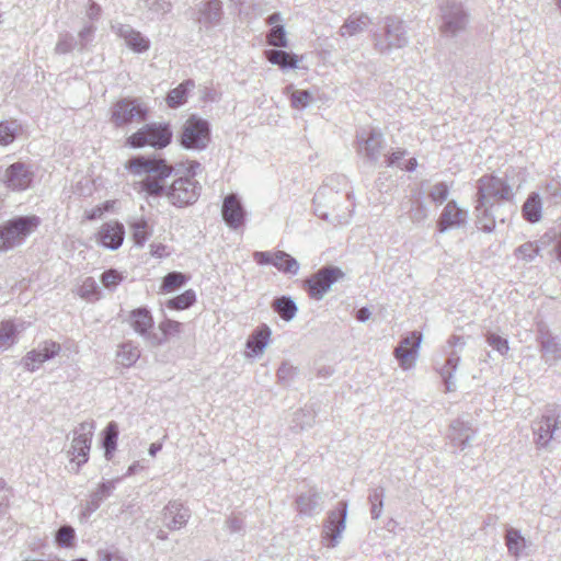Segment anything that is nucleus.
Returning <instances> with one entry per match:
<instances>
[{
    "mask_svg": "<svg viewBox=\"0 0 561 561\" xmlns=\"http://www.w3.org/2000/svg\"><path fill=\"white\" fill-rule=\"evenodd\" d=\"M126 169L134 176L142 178L137 183V188L149 196L163 194L165 181L173 171V168L164 159L144 156L128 160Z\"/></svg>",
    "mask_w": 561,
    "mask_h": 561,
    "instance_id": "f257e3e1",
    "label": "nucleus"
},
{
    "mask_svg": "<svg viewBox=\"0 0 561 561\" xmlns=\"http://www.w3.org/2000/svg\"><path fill=\"white\" fill-rule=\"evenodd\" d=\"M41 225L37 216L16 217L0 226V252L21 244Z\"/></svg>",
    "mask_w": 561,
    "mask_h": 561,
    "instance_id": "f03ea898",
    "label": "nucleus"
},
{
    "mask_svg": "<svg viewBox=\"0 0 561 561\" xmlns=\"http://www.w3.org/2000/svg\"><path fill=\"white\" fill-rule=\"evenodd\" d=\"M172 140V130L167 123L146 124L137 131L133 133L126 139V145L130 148L152 147L162 149L170 145Z\"/></svg>",
    "mask_w": 561,
    "mask_h": 561,
    "instance_id": "7ed1b4c3",
    "label": "nucleus"
},
{
    "mask_svg": "<svg viewBox=\"0 0 561 561\" xmlns=\"http://www.w3.org/2000/svg\"><path fill=\"white\" fill-rule=\"evenodd\" d=\"M148 108L136 99L125 98L116 101L111 110V122L116 127L139 124L147 119Z\"/></svg>",
    "mask_w": 561,
    "mask_h": 561,
    "instance_id": "20e7f679",
    "label": "nucleus"
},
{
    "mask_svg": "<svg viewBox=\"0 0 561 561\" xmlns=\"http://www.w3.org/2000/svg\"><path fill=\"white\" fill-rule=\"evenodd\" d=\"M513 197L512 187L507 182L494 174H485L478 181V202L484 206Z\"/></svg>",
    "mask_w": 561,
    "mask_h": 561,
    "instance_id": "39448f33",
    "label": "nucleus"
},
{
    "mask_svg": "<svg viewBox=\"0 0 561 561\" xmlns=\"http://www.w3.org/2000/svg\"><path fill=\"white\" fill-rule=\"evenodd\" d=\"M209 140L208 123L196 115L190 116L182 127L181 145L187 149H203Z\"/></svg>",
    "mask_w": 561,
    "mask_h": 561,
    "instance_id": "423d86ee",
    "label": "nucleus"
},
{
    "mask_svg": "<svg viewBox=\"0 0 561 561\" xmlns=\"http://www.w3.org/2000/svg\"><path fill=\"white\" fill-rule=\"evenodd\" d=\"M168 197L170 202L178 207L193 204L198 197L197 182L187 178L175 180L170 187Z\"/></svg>",
    "mask_w": 561,
    "mask_h": 561,
    "instance_id": "0eeeda50",
    "label": "nucleus"
},
{
    "mask_svg": "<svg viewBox=\"0 0 561 561\" xmlns=\"http://www.w3.org/2000/svg\"><path fill=\"white\" fill-rule=\"evenodd\" d=\"M342 277L343 272L337 267L322 268L306 282L308 293L313 298H321Z\"/></svg>",
    "mask_w": 561,
    "mask_h": 561,
    "instance_id": "6e6552de",
    "label": "nucleus"
},
{
    "mask_svg": "<svg viewBox=\"0 0 561 561\" xmlns=\"http://www.w3.org/2000/svg\"><path fill=\"white\" fill-rule=\"evenodd\" d=\"M124 238L125 228L116 220L104 222L95 233L99 244L111 250H117L123 244Z\"/></svg>",
    "mask_w": 561,
    "mask_h": 561,
    "instance_id": "1a4fd4ad",
    "label": "nucleus"
},
{
    "mask_svg": "<svg viewBox=\"0 0 561 561\" xmlns=\"http://www.w3.org/2000/svg\"><path fill=\"white\" fill-rule=\"evenodd\" d=\"M421 341V333L412 332L400 342L398 347H396L394 356L403 369H410L414 365Z\"/></svg>",
    "mask_w": 561,
    "mask_h": 561,
    "instance_id": "9d476101",
    "label": "nucleus"
},
{
    "mask_svg": "<svg viewBox=\"0 0 561 561\" xmlns=\"http://www.w3.org/2000/svg\"><path fill=\"white\" fill-rule=\"evenodd\" d=\"M93 431V423H83L80 425V433L72 440L71 460L77 461L78 465L88 461V454L91 448Z\"/></svg>",
    "mask_w": 561,
    "mask_h": 561,
    "instance_id": "9b49d317",
    "label": "nucleus"
},
{
    "mask_svg": "<svg viewBox=\"0 0 561 561\" xmlns=\"http://www.w3.org/2000/svg\"><path fill=\"white\" fill-rule=\"evenodd\" d=\"M221 214L226 224L232 229L241 228L244 225L245 211L234 194L225 197Z\"/></svg>",
    "mask_w": 561,
    "mask_h": 561,
    "instance_id": "f8f14e48",
    "label": "nucleus"
},
{
    "mask_svg": "<svg viewBox=\"0 0 561 561\" xmlns=\"http://www.w3.org/2000/svg\"><path fill=\"white\" fill-rule=\"evenodd\" d=\"M59 351L60 345L58 343L46 341L41 350H33L25 355L23 359L24 367L30 371H34L41 364L56 356Z\"/></svg>",
    "mask_w": 561,
    "mask_h": 561,
    "instance_id": "ddd939ff",
    "label": "nucleus"
},
{
    "mask_svg": "<svg viewBox=\"0 0 561 561\" xmlns=\"http://www.w3.org/2000/svg\"><path fill=\"white\" fill-rule=\"evenodd\" d=\"M31 181V173L21 162L11 164L5 171L4 183L11 190H25L30 186Z\"/></svg>",
    "mask_w": 561,
    "mask_h": 561,
    "instance_id": "4468645a",
    "label": "nucleus"
},
{
    "mask_svg": "<svg viewBox=\"0 0 561 561\" xmlns=\"http://www.w3.org/2000/svg\"><path fill=\"white\" fill-rule=\"evenodd\" d=\"M463 221V211L454 202H449L444 208V211L438 221V227L440 231H445L446 229L458 226Z\"/></svg>",
    "mask_w": 561,
    "mask_h": 561,
    "instance_id": "2eb2a0df",
    "label": "nucleus"
},
{
    "mask_svg": "<svg viewBox=\"0 0 561 561\" xmlns=\"http://www.w3.org/2000/svg\"><path fill=\"white\" fill-rule=\"evenodd\" d=\"M129 324L137 333L145 334L153 327V318L147 308H137L129 314Z\"/></svg>",
    "mask_w": 561,
    "mask_h": 561,
    "instance_id": "dca6fc26",
    "label": "nucleus"
},
{
    "mask_svg": "<svg viewBox=\"0 0 561 561\" xmlns=\"http://www.w3.org/2000/svg\"><path fill=\"white\" fill-rule=\"evenodd\" d=\"M271 339V330L267 325L259 327L249 337L247 347L251 351L250 355H260Z\"/></svg>",
    "mask_w": 561,
    "mask_h": 561,
    "instance_id": "f3484780",
    "label": "nucleus"
},
{
    "mask_svg": "<svg viewBox=\"0 0 561 561\" xmlns=\"http://www.w3.org/2000/svg\"><path fill=\"white\" fill-rule=\"evenodd\" d=\"M188 282V276L181 272H170L162 279L159 294L168 295L182 288Z\"/></svg>",
    "mask_w": 561,
    "mask_h": 561,
    "instance_id": "a211bd4d",
    "label": "nucleus"
},
{
    "mask_svg": "<svg viewBox=\"0 0 561 561\" xmlns=\"http://www.w3.org/2000/svg\"><path fill=\"white\" fill-rule=\"evenodd\" d=\"M197 296L194 289H186L182 294L176 295L167 300L165 306L170 310L183 311L195 305Z\"/></svg>",
    "mask_w": 561,
    "mask_h": 561,
    "instance_id": "6ab92c4d",
    "label": "nucleus"
},
{
    "mask_svg": "<svg viewBox=\"0 0 561 561\" xmlns=\"http://www.w3.org/2000/svg\"><path fill=\"white\" fill-rule=\"evenodd\" d=\"M265 56L271 64L277 65L282 68H296L299 62V57L297 55L289 54L284 50H267L265 51Z\"/></svg>",
    "mask_w": 561,
    "mask_h": 561,
    "instance_id": "aec40b11",
    "label": "nucleus"
},
{
    "mask_svg": "<svg viewBox=\"0 0 561 561\" xmlns=\"http://www.w3.org/2000/svg\"><path fill=\"white\" fill-rule=\"evenodd\" d=\"M140 352L131 343H124L117 352V363L123 367H131L139 358Z\"/></svg>",
    "mask_w": 561,
    "mask_h": 561,
    "instance_id": "412c9836",
    "label": "nucleus"
},
{
    "mask_svg": "<svg viewBox=\"0 0 561 561\" xmlns=\"http://www.w3.org/2000/svg\"><path fill=\"white\" fill-rule=\"evenodd\" d=\"M523 216L529 222H537L541 218V202L537 194L530 195L523 205Z\"/></svg>",
    "mask_w": 561,
    "mask_h": 561,
    "instance_id": "4be33fe9",
    "label": "nucleus"
},
{
    "mask_svg": "<svg viewBox=\"0 0 561 561\" xmlns=\"http://www.w3.org/2000/svg\"><path fill=\"white\" fill-rule=\"evenodd\" d=\"M164 517L171 518L168 526L171 529L181 528L186 523L187 514L179 504H170L164 510Z\"/></svg>",
    "mask_w": 561,
    "mask_h": 561,
    "instance_id": "5701e85b",
    "label": "nucleus"
},
{
    "mask_svg": "<svg viewBox=\"0 0 561 561\" xmlns=\"http://www.w3.org/2000/svg\"><path fill=\"white\" fill-rule=\"evenodd\" d=\"M193 81H186L171 90L167 95V103L169 107H178L186 101V93L190 87H193Z\"/></svg>",
    "mask_w": 561,
    "mask_h": 561,
    "instance_id": "b1692460",
    "label": "nucleus"
},
{
    "mask_svg": "<svg viewBox=\"0 0 561 561\" xmlns=\"http://www.w3.org/2000/svg\"><path fill=\"white\" fill-rule=\"evenodd\" d=\"M117 438H118V427H117L116 423L111 422L107 424V426L104 430V440H103L105 456L108 459L112 457V454L116 449Z\"/></svg>",
    "mask_w": 561,
    "mask_h": 561,
    "instance_id": "393cba45",
    "label": "nucleus"
},
{
    "mask_svg": "<svg viewBox=\"0 0 561 561\" xmlns=\"http://www.w3.org/2000/svg\"><path fill=\"white\" fill-rule=\"evenodd\" d=\"M273 265L285 273H296L298 270L296 260L283 251L274 252Z\"/></svg>",
    "mask_w": 561,
    "mask_h": 561,
    "instance_id": "a878e982",
    "label": "nucleus"
},
{
    "mask_svg": "<svg viewBox=\"0 0 561 561\" xmlns=\"http://www.w3.org/2000/svg\"><path fill=\"white\" fill-rule=\"evenodd\" d=\"M274 310L280 316L282 319L291 320L297 311V308L289 298L280 297L273 302Z\"/></svg>",
    "mask_w": 561,
    "mask_h": 561,
    "instance_id": "bb28decb",
    "label": "nucleus"
},
{
    "mask_svg": "<svg viewBox=\"0 0 561 561\" xmlns=\"http://www.w3.org/2000/svg\"><path fill=\"white\" fill-rule=\"evenodd\" d=\"M123 36L134 51L142 53L149 48V42L139 32L128 31Z\"/></svg>",
    "mask_w": 561,
    "mask_h": 561,
    "instance_id": "cd10ccee",
    "label": "nucleus"
},
{
    "mask_svg": "<svg viewBox=\"0 0 561 561\" xmlns=\"http://www.w3.org/2000/svg\"><path fill=\"white\" fill-rule=\"evenodd\" d=\"M133 239L136 244L142 245L150 236L149 225L145 219H138L130 224Z\"/></svg>",
    "mask_w": 561,
    "mask_h": 561,
    "instance_id": "c85d7f7f",
    "label": "nucleus"
},
{
    "mask_svg": "<svg viewBox=\"0 0 561 561\" xmlns=\"http://www.w3.org/2000/svg\"><path fill=\"white\" fill-rule=\"evenodd\" d=\"M15 332L16 329L12 321L0 323V348L7 350L13 344Z\"/></svg>",
    "mask_w": 561,
    "mask_h": 561,
    "instance_id": "c756f323",
    "label": "nucleus"
},
{
    "mask_svg": "<svg viewBox=\"0 0 561 561\" xmlns=\"http://www.w3.org/2000/svg\"><path fill=\"white\" fill-rule=\"evenodd\" d=\"M19 129L16 122H1L0 123V146H8L13 142L15 134Z\"/></svg>",
    "mask_w": 561,
    "mask_h": 561,
    "instance_id": "7c9ffc66",
    "label": "nucleus"
},
{
    "mask_svg": "<svg viewBox=\"0 0 561 561\" xmlns=\"http://www.w3.org/2000/svg\"><path fill=\"white\" fill-rule=\"evenodd\" d=\"M343 529L344 516L339 517L336 520L330 518V522L324 529L325 537L331 539V542L328 545L329 547H333L335 545L336 538L340 536Z\"/></svg>",
    "mask_w": 561,
    "mask_h": 561,
    "instance_id": "2f4dec72",
    "label": "nucleus"
},
{
    "mask_svg": "<svg viewBox=\"0 0 561 561\" xmlns=\"http://www.w3.org/2000/svg\"><path fill=\"white\" fill-rule=\"evenodd\" d=\"M506 546L512 553L518 556L520 550L525 547V540L518 531L511 529L506 534Z\"/></svg>",
    "mask_w": 561,
    "mask_h": 561,
    "instance_id": "473e14b6",
    "label": "nucleus"
},
{
    "mask_svg": "<svg viewBox=\"0 0 561 561\" xmlns=\"http://www.w3.org/2000/svg\"><path fill=\"white\" fill-rule=\"evenodd\" d=\"M159 329L165 337H173L181 334L183 324L173 319H165L160 322Z\"/></svg>",
    "mask_w": 561,
    "mask_h": 561,
    "instance_id": "72a5a7b5",
    "label": "nucleus"
},
{
    "mask_svg": "<svg viewBox=\"0 0 561 561\" xmlns=\"http://www.w3.org/2000/svg\"><path fill=\"white\" fill-rule=\"evenodd\" d=\"M124 279V276L121 272L114 268H110L102 273L101 283L105 288H115L118 286Z\"/></svg>",
    "mask_w": 561,
    "mask_h": 561,
    "instance_id": "f704fd0d",
    "label": "nucleus"
},
{
    "mask_svg": "<svg viewBox=\"0 0 561 561\" xmlns=\"http://www.w3.org/2000/svg\"><path fill=\"white\" fill-rule=\"evenodd\" d=\"M312 100V96L307 90H294L290 93V103L294 108H305Z\"/></svg>",
    "mask_w": 561,
    "mask_h": 561,
    "instance_id": "c9c22d12",
    "label": "nucleus"
},
{
    "mask_svg": "<svg viewBox=\"0 0 561 561\" xmlns=\"http://www.w3.org/2000/svg\"><path fill=\"white\" fill-rule=\"evenodd\" d=\"M267 43L275 47L287 46L286 34L283 26H274L267 35Z\"/></svg>",
    "mask_w": 561,
    "mask_h": 561,
    "instance_id": "e433bc0d",
    "label": "nucleus"
},
{
    "mask_svg": "<svg viewBox=\"0 0 561 561\" xmlns=\"http://www.w3.org/2000/svg\"><path fill=\"white\" fill-rule=\"evenodd\" d=\"M79 295L87 299L99 298V290L95 280L92 277H88L82 282L79 288Z\"/></svg>",
    "mask_w": 561,
    "mask_h": 561,
    "instance_id": "4c0bfd02",
    "label": "nucleus"
},
{
    "mask_svg": "<svg viewBox=\"0 0 561 561\" xmlns=\"http://www.w3.org/2000/svg\"><path fill=\"white\" fill-rule=\"evenodd\" d=\"M366 18H358L348 20L344 23V25L341 27L342 35H348L352 36L359 32L365 25H366Z\"/></svg>",
    "mask_w": 561,
    "mask_h": 561,
    "instance_id": "58836bf2",
    "label": "nucleus"
},
{
    "mask_svg": "<svg viewBox=\"0 0 561 561\" xmlns=\"http://www.w3.org/2000/svg\"><path fill=\"white\" fill-rule=\"evenodd\" d=\"M539 253V247L535 242H526L517 249V255L523 260H531Z\"/></svg>",
    "mask_w": 561,
    "mask_h": 561,
    "instance_id": "ea45409f",
    "label": "nucleus"
},
{
    "mask_svg": "<svg viewBox=\"0 0 561 561\" xmlns=\"http://www.w3.org/2000/svg\"><path fill=\"white\" fill-rule=\"evenodd\" d=\"M75 538V531L69 526L61 527L56 536V541L60 546L70 547Z\"/></svg>",
    "mask_w": 561,
    "mask_h": 561,
    "instance_id": "a19ab883",
    "label": "nucleus"
},
{
    "mask_svg": "<svg viewBox=\"0 0 561 561\" xmlns=\"http://www.w3.org/2000/svg\"><path fill=\"white\" fill-rule=\"evenodd\" d=\"M430 196L434 202L443 203L448 196L447 185L445 183L435 184L430 193Z\"/></svg>",
    "mask_w": 561,
    "mask_h": 561,
    "instance_id": "79ce46f5",
    "label": "nucleus"
},
{
    "mask_svg": "<svg viewBox=\"0 0 561 561\" xmlns=\"http://www.w3.org/2000/svg\"><path fill=\"white\" fill-rule=\"evenodd\" d=\"M488 342L490 345H492L494 348H496L501 353H506L508 351V344L507 341L502 339L499 335L492 334L488 337Z\"/></svg>",
    "mask_w": 561,
    "mask_h": 561,
    "instance_id": "37998d69",
    "label": "nucleus"
},
{
    "mask_svg": "<svg viewBox=\"0 0 561 561\" xmlns=\"http://www.w3.org/2000/svg\"><path fill=\"white\" fill-rule=\"evenodd\" d=\"M253 257L260 265L273 264L274 252H255Z\"/></svg>",
    "mask_w": 561,
    "mask_h": 561,
    "instance_id": "c03bdc74",
    "label": "nucleus"
},
{
    "mask_svg": "<svg viewBox=\"0 0 561 561\" xmlns=\"http://www.w3.org/2000/svg\"><path fill=\"white\" fill-rule=\"evenodd\" d=\"M151 255L162 259L169 255L168 248L161 243H153L150 247Z\"/></svg>",
    "mask_w": 561,
    "mask_h": 561,
    "instance_id": "a18cd8bd",
    "label": "nucleus"
},
{
    "mask_svg": "<svg viewBox=\"0 0 561 561\" xmlns=\"http://www.w3.org/2000/svg\"><path fill=\"white\" fill-rule=\"evenodd\" d=\"M404 156H405L404 150H397V151L392 152L391 156H389V158H388V164L389 165L396 164Z\"/></svg>",
    "mask_w": 561,
    "mask_h": 561,
    "instance_id": "49530a36",
    "label": "nucleus"
},
{
    "mask_svg": "<svg viewBox=\"0 0 561 561\" xmlns=\"http://www.w3.org/2000/svg\"><path fill=\"white\" fill-rule=\"evenodd\" d=\"M103 215V209L100 206H96L95 208L91 209L85 214L87 220H93L95 218H100Z\"/></svg>",
    "mask_w": 561,
    "mask_h": 561,
    "instance_id": "de8ad7c7",
    "label": "nucleus"
},
{
    "mask_svg": "<svg viewBox=\"0 0 561 561\" xmlns=\"http://www.w3.org/2000/svg\"><path fill=\"white\" fill-rule=\"evenodd\" d=\"M545 423H546L547 430H546L545 434H539V440H543L546 443L551 437V431H550L551 424H550L549 419H547L545 421Z\"/></svg>",
    "mask_w": 561,
    "mask_h": 561,
    "instance_id": "09e8293b",
    "label": "nucleus"
},
{
    "mask_svg": "<svg viewBox=\"0 0 561 561\" xmlns=\"http://www.w3.org/2000/svg\"><path fill=\"white\" fill-rule=\"evenodd\" d=\"M370 316V312L367 308H362L357 311V316L356 318L359 320V321H365L369 318Z\"/></svg>",
    "mask_w": 561,
    "mask_h": 561,
    "instance_id": "8fccbe9b",
    "label": "nucleus"
},
{
    "mask_svg": "<svg viewBox=\"0 0 561 561\" xmlns=\"http://www.w3.org/2000/svg\"><path fill=\"white\" fill-rule=\"evenodd\" d=\"M417 165V162H416V159L415 158H411L408 160L407 164L403 167L404 170L407 171H412L416 168Z\"/></svg>",
    "mask_w": 561,
    "mask_h": 561,
    "instance_id": "3c124183",
    "label": "nucleus"
},
{
    "mask_svg": "<svg viewBox=\"0 0 561 561\" xmlns=\"http://www.w3.org/2000/svg\"><path fill=\"white\" fill-rule=\"evenodd\" d=\"M162 448V445L161 444H157V443H153L150 445L149 447V454L153 457L156 456V454L161 450Z\"/></svg>",
    "mask_w": 561,
    "mask_h": 561,
    "instance_id": "603ef678",
    "label": "nucleus"
},
{
    "mask_svg": "<svg viewBox=\"0 0 561 561\" xmlns=\"http://www.w3.org/2000/svg\"><path fill=\"white\" fill-rule=\"evenodd\" d=\"M114 204H115V202L108 201V202H105L104 204L100 205V207L103 209V214L111 210L114 207Z\"/></svg>",
    "mask_w": 561,
    "mask_h": 561,
    "instance_id": "864d4df0",
    "label": "nucleus"
},
{
    "mask_svg": "<svg viewBox=\"0 0 561 561\" xmlns=\"http://www.w3.org/2000/svg\"><path fill=\"white\" fill-rule=\"evenodd\" d=\"M278 21H279V14H277V13L272 14L267 20L268 24H272V25Z\"/></svg>",
    "mask_w": 561,
    "mask_h": 561,
    "instance_id": "5fc2aeb1",
    "label": "nucleus"
},
{
    "mask_svg": "<svg viewBox=\"0 0 561 561\" xmlns=\"http://www.w3.org/2000/svg\"><path fill=\"white\" fill-rule=\"evenodd\" d=\"M557 257L561 262V240H560V243L557 247Z\"/></svg>",
    "mask_w": 561,
    "mask_h": 561,
    "instance_id": "6e6d98bb",
    "label": "nucleus"
},
{
    "mask_svg": "<svg viewBox=\"0 0 561 561\" xmlns=\"http://www.w3.org/2000/svg\"><path fill=\"white\" fill-rule=\"evenodd\" d=\"M211 5H214V8L218 11L220 9V5H219V2L218 1H214L213 3H210Z\"/></svg>",
    "mask_w": 561,
    "mask_h": 561,
    "instance_id": "4d7b16f0",
    "label": "nucleus"
}]
</instances>
